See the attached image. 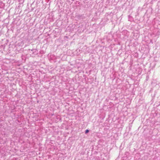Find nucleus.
Here are the masks:
<instances>
[{"label": "nucleus", "mask_w": 160, "mask_h": 160, "mask_svg": "<svg viewBox=\"0 0 160 160\" xmlns=\"http://www.w3.org/2000/svg\"><path fill=\"white\" fill-rule=\"evenodd\" d=\"M88 132H89V130L88 129H87L85 131V133H88Z\"/></svg>", "instance_id": "1"}]
</instances>
